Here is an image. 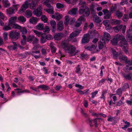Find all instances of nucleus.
I'll return each mask as SVG.
<instances>
[{
  "label": "nucleus",
  "mask_w": 132,
  "mask_h": 132,
  "mask_svg": "<svg viewBox=\"0 0 132 132\" xmlns=\"http://www.w3.org/2000/svg\"><path fill=\"white\" fill-rule=\"evenodd\" d=\"M121 37L120 40V42L119 43V46L122 47L123 51L126 53L128 52V44L127 42L125 39L124 37L122 35H121Z\"/></svg>",
  "instance_id": "obj_1"
},
{
  "label": "nucleus",
  "mask_w": 132,
  "mask_h": 132,
  "mask_svg": "<svg viewBox=\"0 0 132 132\" xmlns=\"http://www.w3.org/2000/svg\"><path fill=\"white\" fill-rule=\"evenodd\" d=\"M9 36L11 40H16L20 37V34L16 30H12L10 32Z\"/></svg>",
  "instance_id": "obj_2"
},
{
  "label": "nucleus",
  "mask_w": 132,
  "mask_h": 132,
  "mask_svg": "<svg viewBox=\"0 0 132 132\" xmlns=\"http://www.w3.org/2000/svg\"><path fill=\"white\" fill-rule=\"evenodd\" d=\"M80 14H84V15L86 16H88L90 14L89 9L86 5H83L81 6L79 11Z\"/></svg>",
  "instance_id": "obj_3"
},
{
  "label": "nucleus",
  "mask_w": 132,
  "mask_h": 132,
  "mask_svg": "<svg viewBox=\"0 0 132 132\" xmlns=\"http://www.w3.org/2000/svg\"><path fill=\"white\" fill-rule=\"evenodd\" d=\"M76 48L73 46H69L66 50L67 52L70 55L72 56L76 55L77 54V52H75Z\"/></svg>",
  "instance_id": "obj_4"
},
{
  "label": "nucleus",
  "mask_w": 132,
  "mask_h": 132,
  "mask_svg": "<svg viewBox=\"0 0 132 132\" xmlns=\"http://www.w3.org/2000/svg\"><path fill=\"white\" fill-rule=\"evenodd\" d=\"M91 38L90 34H86L84 35L81 39V43L85 44L89 43Z\"/></svg>",
  "instance_id": "obj_5"
},
{
  "label": "nucleus",
  "mask_w": 132,
  "mask_h": 132,
  "mask_svg": "<svg viewBox=\"0 0 132 132\" xmlns=\"http://www.w3.org/2000/svg\"><path fill=\"white\" fill-rule=\"evenodd\" d=\"M37 48L36 47H34L32 49V50L31 52V54L34 56L36 59L39 58L40 55L39 54L40 51L39 50L36 51Z\"/></svg>",
  "instance_id": "obj_6"
},
{
  "label": "nucleus",
  "mask_w": 132,
  "mask_h": 132,
  "mask_svg": "<svg viewBox=\"0 0 132 132\" xmlns=\"http://www.w3.org/2000/svg\"><path fill=\"white\" fill-rule=\"evenodd\" d=\"M82 30V29H78L76 30L75 31L72 32L70 34L68 38V40L70 41L73 39V38L76 37L81 32Z\"/></svg>",
  "instance_id": "obj_7"
},
{
  "label": "nucleus",
  "mask_w": 132,
  "mask_h": 132,
  "mask_svg": "<svg viewBox=\"0 0 132 132\" xmlns=\"http://www.w3.org/2000/svg\"><path fill=\"white\" fill-rule=\"evenodd\" d=\"M126 28V26L124 25L123 26L122 25H118L114 27L113 29L115 32H118L122 28V33L124 34L125 32Z\"/></svg>",
  "instance_id": "obj_8"
},
{
  "label": "nucleus",
  "mask_w": 132,
  "mask_h": 132,
  "mask_svg": "<svg viewBox=\"0 0 132 132\" xmlns=\"http://www.w3.org/2000/svg\"><path fill=\"white\" fill-rule=\"evenodd\" d=\"M121 35L117 34L114 36L113 39L111 40L112 44L114 45H116L118 43V41H120L121 37Z\"/></svg>",
  "instance_id": "obj_9"
},
{
  "label": "nucleus",
  "mask_w": 132,
  "mask_h": 132,
  "mask_svg": "<svg viewBox=\"0 0 132 132\" xmlns=\"http://www.w3.org/2000/svg\"><path fill=\"white\" fill-rule=\"evenodd\" d=\"M102 11L104 15L103 18L104 19H108L112 17V14L108 10L103 9Z\"/></svg>",
  "instance_id": "obj_10"
},
{
  "label": "nucleus",
  "mask_w": 132,
  "mask_h": 132,
  "mask_svg": "<svg viewBox=\"0 0 132 132\" xmlns=\"http://www.w3.org/2000/svg\"><path fill=\"white\" fill-rule=\"evenodd\" d=\"M29 6V3L27 0L22 5L21 8L19 10L20 12H23L26 9H28Z\"/></svg>",
  "instance_id": "obj_11"
},
{
  "label": "nucleus",
  "mask_w": 132,
  "mask_h": 132,
  "mask_svg": "<svg viewBox=\"0 0 132 132\" xmlns=\"http://www.w3.org/2000/svg\"><path fill=\"white\" fill-rule=\"evenodd\" d=\"M39 0H32V2L29 3L30 9L31 10L36 9L38 5V2Z\"/></svg>",
  "instance_id": "obj_12"
},
{
  "label": "nucleus",
  "mask_w": 132,
  "mask_h": 132,
  "mask_svg": "<svg viewBox=\"0 0 132 132\" xmlns=\"http://www.w3.org/2000/svg\"><path fill=\"white\" fill-rule=\"evenodd\" d=\"M103 23L105 26L106 30H109L111 28V26L110 25V21L109 20H105L103 21Z\"/></svg>",
  "instance_id": "obj_13"
},
{
  "label": "nucleus",
  "mask_w": 132,
  "mask_h": 132,
  "mask_svg": "<svg viewBox=\"0 0 132 132\" xmlns=\"http://www.w3.org/2000/svg\"><path fill=\"white\" fill-rule=\"evenodd\" d=\"M64 28L63 21L61 20L59 21L57 24V30L59 31H61L63 30Z\"/></svg>",
  "instance_id": "obj_14"
},
{
  "label": "nucleus",
  "mask_w": 132,
  "mask_h": 132,
  "mask_svg": "<svg viewBox=\"0 0 132 132\" xmlns=\"http://www.w3.org/2000/svg\"><path fill=\"white\" fill-rule=\"evenodd\" d=\"M122 75L126 79L130 81H132V74L131 73L126 74L122 73Z\"/></svg>",
  "instance_id": "obj_15"
},
{
  "label": "nucleus",
  "mask_w": 132,
  "mask_h": 132,
  "mask_svg": "<svg viewBox=\"0 0 132 132\" xmlns=\"http://www.w3.org/2000/svg\"><path fill=\"white\" fill-rule=\"evenodd\" d=\"M33 14L37 16H40L42 14V12L41 9L37 8L33 12Z\"/></svg>",
  "instance_id": "obj_16"
},
{
  "label": "nucleus",
  "mask_w": 132,
  "mask_h": 132,
  "mask_svg": "<svg viewBox=\"0 0 132 132\" xmlns=\"http://www.w3.org/2000/svg\"><path fill=\"white\" fill-rule=\"evenodd\" d=\"M64 34L62 32H60L54 36L55 39L57 40H60L63 36Z\"/></svg>",
  "instance_id": "obj_17"
},
{
  "label": "nucleus",
  "mask_w": 132,
  "mask_h": 132,
  "mask_svg": "<svg viewBox=\"0 0 132 132\" xmlns=\"http://www.w3.org/2000/svg\"><path fill=\"white\" fill-rule=\"evenodd\" d=\"M97 119H98V118H95L94 119L92 120L90 118H89L88 119V121L89 122V125H90V126L92 127L93 126V125L92 124V121H93L95 123V126L96 127H97L98 124H97Z\"/></svg>",
  "instance_id": "obj_18"
},
{
  "label": "nucleus",
  "mask_w": 132,
  "mask_h": 132,
  "mask_svg": "<svg viewBox=\"0 0 132 132\" xmlns=\"http://www.w3.org/2000/svg\"><path fill=\"white\" fill-rule=\"evenodd\" d=\"M119 59L121 62L125 63L127 60L128 58L125 55H122L121 54L120 55V56L119 57Z\"/></svg>",
  "instance_id": "obj_19"
},
{
  "label": "nucleus",
  "mask_w": 132,
  "mask_h": 132,
  "mask_svg": "<svg viewBox=\"0 0 132 132\" xmlns=\"http://www.w3.org/2000/svg\"><path fill=\"white\" fill-rule=\"evenodd\" d=\"M38 21V18L36 17H32L29 20V22L30 23L36 24Z\"/></svg>",
  "instance_id": "obj_20"
},
{
  "label": "nucleus",
  "mask_w": 132,
  "mask_h": 132,
  "mask_svg": "<svg viewBox=\"0 0 132 132\" xmlns=\"http://www.w3.org/2000/svg\"><path fill=\"white\" fill-rule=\"evenodd\" d=\"M15 9L13 7H10L6 10L7 14L9 15L12 14L14 13Z\"/></svg>",
  "instance_id": "obj_21"
},
{
  "label": "nucleus",
  "mask_w": 132,
  "mask_h": 132,
  "mask_svg": "<svg viewBox=\"0 0 132 132\" xmlns=\"http://www.w3.org/2000/svg\"><path fill=\"white\" fill-rule=\"evenodd\" d=\"M131 30L129 29L127 31V40H132V34Z\"/></svg>",
  "instance_id": "obj_22"
},
{
  "label": "nucleus",
  "mask_w": 132,
  "mask_h": 132,
  "mask_svg": "<svg viewBox=\"0 0 132 132\" xmlns=\"http://www.w3.org/2000/svg\"><path fill=\"white\" fill-rule=\"evenodd\" d=\"M17 19V17L16 16H14L11 17L10 18L9 20V23L11 25L14 23Z\"/></svg>",
  "instance_id": "obj_23"
},
{
  "label": "nucleus",
  "mask_w": 132,
  "mask_h": 132,
  "mask_svg": "<svg viewBox=\"0 0 132 132\" xmlns=\"http://www.w3.org/2000/svg\"><path fill=\"white\" fill-rule=\"evenodd\" d=\"M50 24L51 25V27L53 29L52 31H54L56 29V23L55 21L54 20L51 21Z\"/></svg>",
  "instance_id": "obj_24"
},
{
  "label": "nucleus",
  "mask_w": 132,
  "mask_h": 132,
  "mask_svg": "<svg viewBox=\"0 0 132 132\" xmlns=\"http://www.w3.org/2000/svg\"><path fill=\"white\" fill-rule=\"evenodd\" d=\"M69 46H68V44L66 41H64L62 42V46L64 50H66Z\"/></svg>",
  "instance_id": "obj_25"
},
{
  "label": "nucleus",
  "mask_w": 132,
  "mask_h": 132,
  "mask_svg": "<svg viewBox=\"0 0 132 132\" xmlns=\"http://www.w3.org/2000/svg\"><path fill=\"white\" fill-rule=\"evenodd\" d=\"M112 53L113 56L115 57H116L118 56H119L120 55H121L120 52H117L115 50H112Z\"/></svg>",
  "instance_id": "obj_26"
},
{
  "label": "nucleus",
  "mask_w": 132,
  "mask_h": 132,
  "mask_svg": "<svg viewBox=\"0 0 132 132\" xmlns=\"http://www.w3.org/2000/svg\"><path fill=\"white\" fill-rule=\"evenodd\" d=\"M12 43L13 45V46L11 45L9 46V47L10 50H14L17 48L18 46L16 42H12Z\"/></svg>",
  "instance_id": "obj_27"
},
{
  "label": "nucleus",
  "mask_w": 132,
  "mask_h": 132,
  "mask_svg": "<svg viewBox=\"0 0 132 132\" xmlns=\"http://www.w3.org/2000/svg\"><path fill=\"white\" fill-rule=\"evenodd\" d=\"M98 35V32L96 31V30H93L90 33V37L92 36L93 37H95L96 36Z\"/></svg>",
  "instance_id": "obj_28"
},
{
  "label": "nucleus",
  "mask_w": 132,
  "mask_h": 132,
  "mask_svg": "<svg viewBox=\"0 0 132 132\" xmlns=\"http://www.w3.org/2000/svg\"><path fill=\"white\" fill-rule=\"evenodd\" d=\"M11 26L12 25L8 23L7 25H5L4 26L3 29L5 31L11 30L12 29Z\"/></svg>",
  "instance_id": "obj_29"
},
{
  "label": "nucleus",
  "mask_w": 132,
  "mask_h": 132,
  "mask_svg": "<svg viewBox=\"0 0 132 132\" xmlns=\"http://www.w3.org/2000/svg\"><path fill=\"white\" fill-rule=\"evenodd\" d=\"M78 9L77 8H73L72 10L70 11L69 13L71 15H75Z\"/></svg>",
  "instance_id": "obj_30"
},
{
  "label": "nucleus",
  "mask_w": 132,
  "mask_h": 132,
  "mask_svg": "<svg viewBox=\"0 0 132 132\" xmlns=\"http://www.w3.org/2000/svg\"><path fill=\"white\" fill-rule=\"evenodd\" d=\"M35 38L34 36L32 35H30L26 37L27 40V42L31 43L34 38Z\"/></svg>",
  "instance_id": "obj_31"
},
{
  "label": "nucleus",
  "mask_w": 132,
  "mask_h": 132,
  "mask_svg": "<svg viewBox=\"0 0 132 132\" xmlns=\"http://www.w3.org/2000/svg\"><path fill=\"white\" fill-rule=\"evenodd\" d=\"M112 24H119L120 23V20L116 19H113L111 20Z\"/></svg>",
  "instance_id": "obj_32"
},
{
  "label": "nucleus",
  "mask_w": 132,
  "mask_h": 132,
  "mask_svg": "<svg viewBox=\"0 0 132 132\" xmlns=\"http://www.w3.org/2000/svg\"><path fill=\"white\" fill-rule=\"evenodd\" d=\"M104 38L107 41H109L111 39V37L110 35L107 32L104 33Z\"/></svg>",
  "instance_id": "obj_33"
},
{
  "label": "nucleus",
  "mask_w": 132,
  "mask_h": 132,
  "mask_svg": "<svg viewBox=\"0 0 132 132\" xmlns=\"http://www.w3.org/2000/svg\"><path fill=\"white\" fill-rule=\"evenodd\" d=\"M3 3L5 7L7 8L10 6V4L7 0H3Z\"/></svg>",
  "instance_id": "obj_34"
},
{
  "label": "nucleus",
  "mask_w": 132,
  "mask_h": 132,
  "mask_svg": "<svg viewBox=\"0 0 132 132\" xmlns=\"http://www.w3.org/2000/svg\"><path fill=\"white\" fill-rule=\"evenodd\" d=\"M115 14L119 19H120L123 16L122 12L119 11H116L115 12Z\"/></svg>",
  "instance_id": "obj_35"
},
{
  "label": "nucleus",
  "mask_w": 132,
  "mask_h": 132,
  "mask_svg": "<svg viewBox=\"0 0 132 132\" xmlns=\"http://www.w3.org/2000/svg\"><path fill=\"white\" fill-rule=\"evenodd\" d=\"M22 37L23 39L21 40V44L22 45H26V37L24 35H22Z\"/></svg>",
  "instance_id": "obj_36"
},
{
  "label": "nucleus",
  "mask_w": 132,
  "mask_h": 132,
  "mask_svg": "<svg viewBox=\"0 0 132 132\" xmlns=\"http://www.w3.org/2000/svg\"><path fill=\"white\" fill-rule=\"evenodd\" d=\"M18 19L20 22L23 23L26 21V19L23 16H20L18 17Z\"/></svg>",
  "instance_id": "obj_37"
},
{
  "label": "nucleus",
  "mask_w": 132,
  "mask_h": 132,
  "mask_svg": "<svg viewBox=\"0 0 132 132\" xmlns=\"http://www.w3.org/2000/svg\"><path fill=\"white\" fill-rule=\"evenodd\" d=\"M38 88H41L43 89L47 90L50 89L49 87L46 85H40L38 87Z\"/></svg>",
  "instance_id": "obj_38"
},
{
  "label": "nucleus",
  "mask_w": 132,
  "mask_h": 132,
  "mask_svg": "<svg viewBox=\"0 0 132 132\" xmlns=\"http://www.w3.org/2000/svg\"><path fill=\"white\" fill-rule=\"evenodd\" d=\"M93 20L96 23H98L100 22L101 20L99 17L97 16H95L93 17Z\"/></svg>",
  "instance_id": "obj_39"
},
{
  "label": "nucleus",
  "mask_w": 132,
  "mask_h": 132,
  "mask_svg": "<svg viewBox=\"0 0 132 132\" xmlns=\"http://www.w3.org/2000/svg\"><path fill=\"white\" fill-rule=\"evenodd\" d=\"M31 11L29 10H27L25 13V15L27 17L29 18L31 17L32 15Z\"/></svg>",
  "instance_id": "obj_40"
},
{
  "label": "nucleus",
  "mask_w": 132,
  "mask_h": 132,
  "mask_svg": "<svg viewBox=\"0 0 132 132\" xmlns=\"http://www.w3.org/2000/svg\"><path fill=\"white\" fill-rule=\"evenodd\" d=\"M36 28L37 30H42L44 29V25L42 23H39L36 26Z\"/></svg>",
  "instance_id": "obj_41"
},
{
  "label": "nucleus",
  "mask_w": 132,
  "mask_h": 132,
  "mask_svg": "<svg viewBox=\"0 0 132 132\" xmlns=\"http://www.w3.org/2000/svg\"><path fill=\"white\" fill-rule=\"evenodd\" d=\"M46 11L48 13L52 14L54 13V9L53 6L51 7L50 8L46 10Z\"/></svg>",
  "instance_id": "obj_42"
},
{
  "label": "nucleus",
  "mask_w": 132,
  "mask_h": 132,
  "mask_svg": "<svg viewBox=\"0 0 132 132\" xmlns=\"http://www.w3.org/2000/svg\"><path fill=\"white\" fill-rule=\"evenodd\" d=\"M11 25H12L11 27L12 29V28L18 29H19L21 28V27L14 23L12 24Z\"/></svg>",
  "instance_id": "obj_43"
},
{
  "label": "nucleus",
  "mask_w": 132,
  "mask_h": 132,
  "mask_svg": "<svg viewBox=\"0 0 132 132\" xmlns=\"http://www.w3.org/2000/svg\"><path fill=\"white\" fill-rule=\"evenodd\" d=\"M40 19L44 23H46L47 21V18L46 16L44 15H42Z\"/></svg>",
  "instance_id": "obj_44"
},
{
  "label": "nucleus",
  "mask_w": 132,
  "mask_h": 132,
  "mask_svg": "<svg viewBox=\"0 0 132 132\" xmlns=\"http://www.w3.org/2000/svg\"><path fill=\"white\" fill-rule=\"evenodd\" d=\"M117 8V5H115L114 6H112L110 9L109 11L112 14L114 12Z\"/></svg>",
  "instance_id": "obj_45"
},
{
  "label": "nucleus",
  "mask_w": 132,
  "mask_h": 132,
  "mask_svg": "<svg viewBox=\"0 0 132 132\" xmlns=\"http://www.w3.org/2000/svg\"><path fill=\"white\" fill-rule=\"evenodd\" d=\"M20 31L22 33V35L26 34L27 33V29L24 27H23L20 29Z\"/></svg>",
  "instance_id": "obj_46"
},
{
  "label": "nucleus",
  "mask_w": 132,
  "mask_h": 132,
  "mask_svg": "<svg viewBox=\"0 0 132 132\" xmlns=\"http://www.w3.org/2000/svg\"><path fill=\"white\" fill-rule=\"evenodd\" d=\"M85 16L82 15L81 16L78 20V21H79L82 23V21H84L86 20L85 18Z\"/></svg>",
  "instance_id": "obj_47"
},
{
  "label": "nucleus",
  "mask_w": 132,
  "mask_h": 132,
  "mask_svg": "<svg viewBox=\"0 0 132 132\" xmlns=\"http://www.w3.org/2000/svg\"><path fill=\"white\" fill-rule=\"evenodd\" d=\"M64 24L65 25H67L69 24V21L70 20L68 16H66L65 17Z\"/></svg>",
  "instance_id": "obj_48"
},
{
  "label": "nucleus",
  "mask_w": 132,
  "mask_h": 132,
  "mask_svg": "<svg viewBox=\"0 0 132 132\" xmlns=\"http://www.w3.org/2000/svg\"><path fill=\"white\" fill-rule=\"evenodd\" d=\"M122 93V91L121 88H118L116 91V94L117 95H118L120 96L121 95Z\"/></svg>",
  "instance_id": "obj_49"
},
{
  "label": "nucleus",
  "mask_w": 132,
  "mask_h": 132,
  "mask_svg": "<svg viewBox=\"0 0 132 132\" xmlns=\"http://www.w3.org/2000/svg\"><path fill=\"white\" fill-rule=\"evenodd\" d=\"M52 43H51L50 46V47L51 48V52L52 53H55L56 51V48L54 46L52 45Z\"/></svg>",
  "instance_id": "obj_50"
},
{
  "label": "nucleus",
  "mask_w": 132,
  "mask_h": 132,
  "mask_svg": "<svg viewBox=\"0 0 132 132\" xmlns=\"http://www.w3.org/2000/svg\"><path fill=\"white\" fill-rule=\"evenodd\" d=\"M46 37H43V35L41 36L40 39V43L42 44H44L46 42Z\"/></svg>",
  "instance_id": "obj_51"
},
{
  "label": "nucleus",
  "mask_w": 132,
  "mask_h": 132,
  "mask_svg": "<svg viewBox=\"0 0 132 132\" xmlns=\"http://www.w3.org/2000/svg\"><path fill=\"white\" fill-rule=\"evenodd\" d=\"M34 32L38 37H39L41 36H42V32L38 31L36 30H34L33 31Z\"/></svg>",
  "instance_id": "obj_52"
},
{
  "label": "nucleus",
  "mask_w": 132,
  "mask_h": 132,
  "mask_svg": "<svg viewBox=\"0 0 132 132\" xmlns=\"http://www.w3.org/2000/svg\"><path fill=\"white\" fill-rule=\"evenodd\" d=\"M76 70L75 72L78 74H79L80 72L81 71L80 67V65H78L77 67H76Z\"/></svg>",
  "instance_id": "obj_53"
},
{
  "label": "nucleus",
  "mask_w": 132,
  "mask_h": 132,
  "mask_svg": "<svg viewBox=\"0 0 132 132\" xmlns=\"http://www.w3.org/2000/svg\"><path fill=\"white\" fill-rule=\"evenodd\" d=\"M87 56V54L82 53L80 54V58L83 59H85L86 58Z\"/></svg>",
  "instance_id": "obj_54"
},
{
  "label": "nucleus",
  "mask_w": 132,
  "mask_h": 132,
  "mask_svg": "<svg viewBox=\"0 0 132 132\" xmlns=\"http://www.w3.org/2000/svg\"><path fill=\"white\" fill-rule=\"evenodd\" d=\"M103 43L100 41L98 42V47L101 50L103 47Z\"/></svg>",
  "instance_id": "obj_55"
},
{
  "label": "nucleus",
  "mask_w": 132,
  "mask_h": 132,
  "mask_svg": "<svg viewBox=\"0 0 132 132\" xmlns=\"http://www.w3.org/2000/svg\"><path fill=\"white\" fill-rule=\"evenodd\" d=\"M128 15H124L122 19L124 21H127L128 20Z\"/></svg>",
  "instance_id": "obj_56"
},
{
  "label": "nucleus",
  "mask_w": 132,
  "mask_h": 132,
  "mask_svg": "<svg viewBox=\"0 0 132 132\" xmlns=\"http://www.w3.org/2000/svg\"><path fill=\"white\" fill-rule=\"evenodd\" d=\"M62 18V15L59 14H56V19L57 20H60Z\"/></svg>",
  "instance_id": "obj_57"
},
{
  "label": "nucleus",
  "mask_w": 132,
  "mask_h": 132,
  "mask_svg": "<svg viewBox=\"0 0 132 132\" xmlns=\"http://www.w3.org/2000/svg\"><path fill=\"white\" fill-rule=\"evenodd\" d=\"M129 88V85L128 84V83H125L123 87V89H126Z\"/></svg>",
  "instance_id": "obj_58"
},
{
  "label": "nucleus",
  "mask_w": 132,
  "mask_h": 132,
  "mask_svg": "<svg viewBox=\"0 0 132 132\" xmlns=\"http://www.w3.org/2000/svg\"><path fill=\"white\" fill-rule=\"evenodd\" d=\"M8 33L7 32H4L3 34V37L5 40H6L8 39Z\"/></svg>",
  "instance_id": "obj_59"
},
{
  "label": "nucleus",
  "mask_w": 132,
  "mask_h": 132,
  "mask_svg": "<svg viewBox=\"0 0 132 132\" xmlns=\"http://www.w3.org/2000/svg\"><path fill=\"white\" fill-rule=\"evenodd\" d=\"M16 90H17L18 91L17 92V93L18 95H20V93H23V90H21V89L19 88H18L16 89Z\"/></svg>",
  "instance_id": "obj_60"
},
{
  "label": "nucleus",
  "mask_w": 132,
  "mask_h": 132,
  "mask_svg": "<svg viewBox=\"0 0 132 132\" xmlns=\"http://www.w3.org/2000/svg\"><path fill=\"white\" fill-rule=\"evenodd\" d=\"M56 6L57 8L60 9L63 7L64 5L60 3H57L56 4Z\"/></svg>",
  "instance_id": "obj_61"
},
{
  "label": "nucleus",
  "mask_w": 132,
  "mask_h": 132,
  "mask_svg": "<svg viewBox=\"0 0 132 132\" xmlns=\"http://www.w3.org/2000/svg\"><path fill=\"white\" fill-rule=\"evenodd\" d=\"M98 92V91L97 90H96L93 92L91 94L92 95V98H94L96 96V95L97 94Z\"/></svg>",
  "instance_id": "obj_62"
},
{
  "label": "nucleus",
  "mask_w": 132,
  "mask_h": 132,
  "mask_svg": "<svg viewBox=\"0 0 132 132\" xmlns=\"http://www.w3.org/2000/svg\"><path fill=\"white\" fill-rule=\"evenodd\" d=\"M126 64H127L130 65H132V60H129L127 59V61L125 63Z\"/></svg>",
  "instance_id": "obj_63"
},
{
  "label": "nucleus",
  "mask_w": 132,
  "mask_h": 132,
  "mask_svg": "<svg viewBox=\"0 0 132 132\" xmlns=\"http://www.w3.org/2000/svg\"><path fill=\"white\" fill-rule=\"evenodd\" d=\"M45 37L46 39L48 40H50L52 38V36L49 34L46 35Z\"/></svg>",
  "instance_id": "obj_64"
}]
</instances>
